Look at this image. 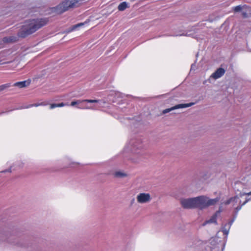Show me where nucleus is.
<instances>
[{"instance_id": "393cba45", "label": "nucleus", "mask_w": 251, "mask_h": 251, "mask_svg": "<svg viewBox=\"0 0 251 251\" xmlns=\"http://www.w3.org/2000/svg\"><path fill=\"white\" fill-rule=\"evenodd\" d=\"M236 217L237 216H234L233 218L228 222V224H227V226H229V227H230V226H231L232 224L235 221Z\"/></svg>"}, {"instance_id": "2f4dec72", "label": "nucleus", "mask_w": 251, "mask_h": 251, "mask_svg": "<svg viewBox=\"0 0 251 251\" xmlns=\"http://www.w3.org/2000/svg\"><path fill=\"white\" fill-rule=\"evenodd\" d=\"M194 68V64H192V65H191V69H192V68Z\"/></svg>"}, {"instance_id": "9b49d317", "label": "nucleus", "mask_w": 251, "mask_h": 251, "mask_svg": "<svg viewBox=\"0 0 251 251\" xmlns=\"http://www.w3.org/2000/svg\"><path fill=\"white\" fill-rule=\"evenodd\" d=\"M100 101V100H77L75 101H73L71 103V106H75L76 104H79L83 102H87L89 103H98Z\"/></svg>"}, {"instance_id": "20e7f679", "label": "nucleus", "mask_w": 251, "mask_h": 251, "mask_svg": "<svg viewBox=\"0 0 251 251\" xmlns=\"http://www.w3.org/2000/svg\"><path fill=\"white\" fill-rule=\"evenodd\" d=\"M180 203L182 206L185 209L196 208L195 198L181 199Z\"/></svg>"}, {"instance_id": "bb28decb", "label": "nucleus", "mask_w": 251, "mask_h": 251, "mask_svg": "<svg viewBox=\"0 0 251 251\" xmlns=\"http://www.w3.org/2000/svg\"><path fill=\"white\" fill-rule=\"evenodd\" d=\"M251 195V191L249 193H240L239 196L240 197H242L244 196H250Z\"/></svg>"}, {"instance_id": "6e6552de", "label": "nucleus", "mask_w": 251, "mask_h": 251, "mask_svg": "<svg viewBox=\"0 0 251 251\" xmlns=\"http://www.w3.org/2000/svg\"><path fill=\"white\" fill-rule=\"evenodd\" d=\"M240 198L241 197H240L239 194L235 196L234 197H231L225 201V204L226 205L231 204L232 206H234L237 204H240L241 203V201L240 200Z\"/></svg>"}, {"instance_id": "f3484780", "label": "nucleus", "mask_w": 251, "mask_h": 251, "mask_svg": "<svg viewBox=\"0 0 251 251\" xmlns=\"http://www.w3.org/2000/svg\"><path fill=\"white\" fill-rule=\"evenodd\" d=\"M48 104V103L45 101L41 102H37L33 104H29L27 106H25L23 107V108H29L32 107L33 106L38 107L39 106H45Z\"/></svg>"}, {"instance_id": "dca6fc26", "label": "nucleus", "mask_w": 251, "mask_h": 251, "mask_svg": "<svg viewBox=\"0 0 251 251\" xmlns=\"http://www.w3.org/2000/svg\"><path fill=\"white\" fill-rule=\"evenodd\" d=\"M251 200V198H246L245 201L242 203L239 204V205L237 206L235 208V214L234 216H237L238 214V212L239 210L242 208V206L246 204L249 201Z\"/></svg>"}, {"instance_id": "5701e85b", "label": "nucleus", "mask_w": 251, "mask_h": 251, "mask_svg": "<svg viewBox=\"0 0 251 251\" xmlns=\"http://www.w3.org/2000/svg\"><path fill=\"white\" fill-rule=\"evenodd\" d=\"M76 107L77 108H79V109H95V107L94 106H88V105H85V106H82V105H80V106H77Z\"/></svg>"}, {"instance_id": "cd10ccee", "label": "nucleus", "mask_w": 251, "mask_h": 251, "mask_svg": "<svg viewBox=\"0 0 251 251\" xmlns=\"http://www.w3.org/2000/svg\"><path fill=\"white\" fill-rule=\"evenodd\" d=\"M19 246H21V247H25V248H29V246H28V244H27L26 243H25V244H22L21 243H17Z\"/></svg>"}, {"instance_id": "a878e982", "label": "nucleus", "mask_w": 251, "mask_h": 251, "mask_svg": "<svg viewBox=\"0 0 251 251\" xmlns=\"http://www.w3.org/2000/svg\"><path fill=\"white\" fill-rule=\"evenodd\" d=\"M84 25L83 23H79V24H76L75 25H74L73 27H72V29L71 30H75V29H76V28L80 26H82L83 25Z\"/></svg>"}, {"instance_id": "f03ea898", "label": "nucleus", "mask_w": 251, "mask_h": 251, "mask_svg": "<svg viewBox=\"0 0 251 251\" xmlns=\"http://www.w3.org/2000/svg\"><path fill=\"white\" fill-rule=\"evenodd\" d=\"M125 149L133 154L142 155L145 149V145L141 138H136L131 139Z\"/></svg>"}, {"instance_id": "c756f323", "label": "nucleus", "mask_w": 251, "mask_h": 251, "mask_svg": "<svg viewBox=\"0 0 251 251\" xmlns=\"http://www.w3.org/2000/svg\"><path fill=\"white\" fill-rule=\"evenodd\" d=\"M12 171V167H11L10 168H9V169L8 170H5L3 171H1V173H6V172H11Z\"/></svg>"}, {"instance_id": "f704fd0d", "label": "nucleus", "mask_w": 251, "mask_h": 251, "mask_svg": "<svg viewBox=\"0 0 251 251\" xmlns=\"http://www.w3.org/2000/svg\"><path fill=\"white\" fill-rule=\"evenodd\" d=\"M132 160H133V162H137V160H133V159H132Z\"/></svg>"}, {"instance_id": "39448f33", "label": "nucleus", "mask_w": 251, "mask_h": 251, "mask_svg": "<svg viewBox=\"0 0 251 251\" xmlns=\"http://www.w3.org/2000/svg\"><path fill=\"white\" fill-rule=\"evenodd\" d=\"M196 208L203 209L206 208V197L200 196L195 197Z\"/></svg>"}, {"instance_id": "4468645a", "label": "nucleus", "mask_w": 251, "mask_h": 251, "mask_svg": "<svg viewBox=\"0 0 251 251\" xmlns=\"http://www.w3.org/2000/svg\"><path fill=\"white\" fill-rule=\"evenodd\" d=\"M30 83V80H25L23 81L17 82L14 83V86L18 87L19 88H24L29 85Z\"/></svg>"}, {"instance_id": "7ed1b4c3", "label": "nucleus", "mask_w": 251, "mask_h": 251, "mask_svg": "<svg viewBox=\"0 0 251 251\" xmlns=\"http://www.w3.org/2000/svg\"><path fill=\"white\" fill-rule=\"evenodd\" d=\"M78 1V0H66L63 1L57 6V11L58 13H62L68 10L70 8L74 7Z\"/></svg>"}, {"instance_id": "473e14b6", "label": "nucleus", "mask_w": 251, "mask_h": 251, "mask_svg": "<svg viewBox=\"0 0 251 251\" xmlns=\"http://www.w3.org/2000/svg\"><path fill=\"white\" fill-rule=\"evenodd\" d=\"M194 68V64H192V65H191V69H192V68Z\"/></svg>"}, {"instance_id": "c85d7f7f", "label": "nucleus", "mask_w": 251, "mask_h": 251, "mask_svg": "<svg viewBox=\"0 0 251 251\" xmlns=\"http://www.w3.org/2000/svg\"><path fill=\"white\" fill-rule=\"evenodd\" d=\"M8 87V85L7 84L2 85L0 86V91L3 90L5 88H7Z\"/></svg>"}, {"instance_id": "2eb2a0df", "label": "nucleus", "mask_w": 251, "mask_h": 251, "mask_svg": "<svg viewBox=\"0 0 251 251\" xmlns=\"http://www.w3.org/2000/svg\"><path fill=\"white\" fill-rule=\"evenodd\" d=\"M220 197H217L213 199H209L206 197V207L210 206L215 205L220 200Z\"/></svg>"}, {"instance_id": "4be33fe9", "label": "nucleus", "mask_w": 251, "mask_h": 251, "mask_svg": "<svg viewBox=\"0 0 251 251\" xmlns=\"http://www.w3.org/2000/svg\"><path fill=\"white\" fill-rule=\"evenodd\" d=\"M126 176V173L121 172H116L114 173V176L116 177H124Z\"/></svg>"}, {"instance_id": "0eeeda50", "label": "nucleus", "mask_w": 251, "mask_h": 251, "mask_svg": "<svg viewBox=\"0 0 251 251\" xmlns=\"http://www.w3.org/2000/svg\"><path fill=\"white\" fill-rule=\"evenodd\" d=\"M137 200L140 203H146L151 200V196L149 193H140L137 196Z\"/></svg>"}, {"instance_id": "a211bd4d", "label": "nucleus", "mask_w": 251, "mask_h": 251, "mask_svg": "<svg viewBox=\"0 0 251 251\" xmlns=\"http://www.w3.org/2000/svg\"><path fill=\"white\" fill-rule=\"evenodd\" d=\"M127 7V3L126 1H123L120 3V4L118 5V9L119 11H123Z\"/></svg>"}, {"instance_id": "72a5a7b5", "label": "nucleus", "mask_w": 251, "mask_h": 251, "mask_svg": "<svg viewBox=\"0 0 251 251\" xmlns=\"http://www.w3.org/2000/svg\"><path fill=\"white\" fill-rule=\"evenodd\" d=\"M6 112H1V113H0V115L1 114H2V113H6Z\"/></svg>"}, {"instance_id": "aec40b11", "label": "nucleus", "mask_w": 251, "mask_h": 251, "mask_svg": "<svg viewBox=\"0 0 251 251\" xmlns=\"http://www.w3.org/2000/svg\"><path fill=\"white\" fill-rule=\"evenodd\" d=\"M66 105V104L61 102L60 103H52L50 105V109H53L56 107H62Z\"/></svg>"}, {"instance_id": "1a4fd4ad", "label": "nucleus", "mask_w": 251, "mask_h": 251, "mask_svg": "<svg viewBox=\"0 0 251 251\" xmlns=\"http://www.w3.org/2000/svg\"><path fill=\"white\" fill-rule=\"evenodd\" d=\"M226 70L223 68H219L217 69L213 74L210 76V78L214 79H217L224 75Z\"/></svg>"}, {"instance_id": "423d86ee", "label": "nucleus", "mask_w": 251, "mask_h": 251, "mask_svg": "<svg viewBox=\"0 0 251 251\" xmlns=\"http://www.w3.org/2000/svg\"><path fill=\"white\" fill-rule=\"evenodd\" d=\"M195 104V102H190L188 103L178 104L176 105L175 106H173L170 108H167V109H164L163 111V113L166 114V113H169V112L172 111V110H174L176 109L189 107L194 105Z\"/></svg>"}, {"instance_id": "f8f14e48", "label": "nucleus", "mask_w": 251, "mask_h": 251, "mask_svg": "<svg viewBox=\"0 0 251 251\" xmlns=\"http://www.w3.org/2000/svg\"><path fill=\"white\" fill-rule=\"evenodd\" d=\"M219 239L217 238H212L210 240V244L211 245L210 248L212 250L218 248L219 250V243L218 242Z\"/></svg>"}, {"instance_id": "b1692460", "label": "nucleus", "mask_w": 251, "mask_h": 251, "mask_svg": "<svg viewBox=\"0 0 251 251\" xmlns=\"http://www.w3.org/2000/svg\"><path fill=\"white\" fill-rule=\"evenodd\" d=\"M200 176L201 177V179L203 180H205L208 177V176H207V174L205 173H201Z\"/></svg>"}, {"instance_id": "9d476101", "label": "nucleus", "mask_w": 251, "mask_h": 251, "mask_svg": "<svg viewBox=\"0 0 251 251\" xmlns=\"http://www.w3.org/2000/svg\"><path fill=\"white\" fill-rule=\"evenodd\" d=\"M220 214V211H216L209 219L205 221V222L203 224V226H205L208 224H217V218L218 216Z\"/></svg>"}, {"instance_id": "ddd939ff", "label": "nucleus", "mask_w": 251, "mask_h": 251, "mask_svg": "<svg viewBox=\"0 0 251 251\" xmlns=\"http://www.w3.org/2000/svg\"><path fill=\"white\" fill-rule=\"evenodd\" d=\"M242 16L245 18L251 17V7L246 5V7L242 11Z\"/></svg>"}, {"instance_id": "412c9836", "label": "nucleus", "mask_w": 251, "mask_h": 251, "mask_svg": "<svg viewBox=\"0 0 251 251\" xmlns=\"http://www.w3.org/2000/svg\"><path fill=\"white\" fill-rule=\"evenodd\" d=\"M227 226V224H225L224 226L222 228V231L223 232L224 235H226L227 236L228 234L229 230L230 227L228 226L227 228L226 227V226Z\"/></svg>"}, {"instance_id": "f257e3e1", "label": "nucleus", "mask_w": 251, "mask_h": 251, "mask_svg": "<svg viewBox=\"0 0 251 251\" xmlns=\"http://www.w3.org/2000/svg\"><path fill=\"white\" fill-rule=\"evenodd\" d=\"M48 23L46 18H37L30 19L26 21L19 29L17 36L5 37L3 38L4 43H15L19 40V38H25L34 33Z\"/></svg>"}, {"instance_id": "7c9ffc66", "label": "nucleus", "mask_w": 251, "mask_h": 251, "mask_svg": "<svg viewBox=\"0 0 251 251\" xmlns=\"http://www.w3.org/2000/svg\"><path fill=\"white\" fill-rule=\"evenodd\" d=\"M222 207L221 206V207H219V210H217V211H220V213H221L222 212Z\"/></svg>"}, {"instance_id": "6ab92c4d", "label": "nucleus", "mask_w": 251, "mask_h": 251, "mask_svg": "<svg viewBox=\"0 0 251 251\" xmlns=\"http://www.w3.org/2000/svg\"><path fill=\"white\" fill-rule=\"evenodd\" d=\"M246 7V5L244 4L243 5H239L236 6H235L233 8V10L235 12H237L239 11H241L242 12V11L245 9V8Z\"/></svg>"}]
</instances>
